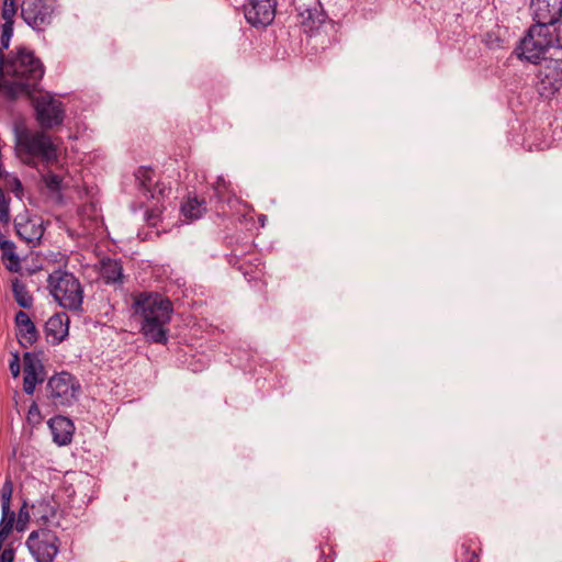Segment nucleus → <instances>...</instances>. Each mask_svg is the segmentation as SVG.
<instances>
[{"mask_svg": "<svg viewBox=\"0 0 562 562\" xmlns=\"http://www.w3.org/2000/svg\"><path fill=\"white\" fill-rule=\"evenodd\" d=\"M135 313L142 318L140 333L147 341L167 344L172 303L159 293H142L134 303Z\"/></svg>", "mask_w": 562, "mask_h": 562, "instance_id": "obj_1", "label": "nucleus"}, {"mask_svg": "<svg viewBox=\"0 0 562 562\" xmlns=\"http://www.w3.org/2000/svg\"><path fill=\"white\" fill-rule=\"evenodd\" d=\"M13 132L15 155L23 164L35 167L37 161L46 165L57 161V145L47 131L32 130L21 123L14 126Z\"/></svg>", "mask_w": 562, "mask_h": 562, "instance_id": "obj_2", "label": "nucleus"}, {"mask_svg": "<svg viewBox=\"0 0 562 562\" xmlns=\"http://www.w3.org/2000/svg\"><path fill=\"white\" fill-rule=\"evenodd\" d=\"M47 285L59 306L74 312L82 310L83 288L71 272L54 270L48 276Z\"/></svg>", "mask_w": 562, "mask_h": 562, "instance_id": "obj_3", "label": "nucleus"}, {"mask_svg": "<svg viewBox=\"0 0 562 562\" xmlns=\"http://www.w3.org/2000/svg\"><path fill=\"white\" fill-rule=\"evenodd\" d=\"M533 21L524 35H551L549 26L553 25L555 35L562 33V0H531Z\"/></svg>", "mask_w": 562, "mask_h": 562, "instance_id": "obj_4", "label": "nucleus"}, {"mask_svg": "<svg viewBox=\"0 0 562 562\" xmlns=\"http://www.w3.org/2000/svg\"><path fill=\"white\" fill-rule=\"evenodd\" d=\"M4 72L7 76L23 80L37 88L44 76V66L32 52L21 47L14 56L9 55L4 65Z\"/></svg>", "mask_w": 562, "mask_h": 562, "instance_id": "obj_5", "label": "nucleus"}, {"mask_svg": "<svg viewBox=\"0 0 562 562\" xmlns=\"http://www.w3.org/2000/svg\"><path fill=\"white\" fill-rule=\"evenodd\" d=\"M80 383L75 375L63 371L50 376L46 384V398L55 407L71 406L77 400Z\"/></svg>", "mask_w": 562, "mask_h": 562, "instance_id": "obj_6", "label": "nucleus"}, {"mask_svg": "<svg viewBox=\"0 0 562 562\" xmlns=\"http://www.w3.org/2000/svg\"><path fill=\"white\" fill-rule=\"evenodd\" d=\"M34 116L44 131H50L64 124L66 119L65 104L52 94L46 93L32 98Z\"/></svg>", "mask_w": 562, "mask_h": 562, "instance_id": "obj_7", "label": "nucleus"}, {"mask_svg": "<svg viewBox=\"0 0 562 562\" xmlns=\"http://www.w3.org/2000/svg\"><path fill=\"white\" fill-rule=\"evenodd\" d=\"M26 547L36 562H53L58 553V537L53 530L41 528L30 533Z\"/></svg>", "mask_w": 562, "mask_h": 562, "instance_id": "obj_8", "label": "nucleus"}, {"mask_svg": "<svg viewBox=\"0 0 562 562\" xmlns=\"http://www.w3.org/2000/svg\"><path fill=\"white\" fill-rule=\"evenodd\" d=\"M54 13L53 0H23L21 16L27 25L37 32L50 24Z\"/></svg>", "mask_w": 562, "mask_h": 562, "instance_id": "obj_9", "label": "nucleus"}, {"mask_svg": "<svg viewBox=\"0 0 562 562\" xmlns=\"http://www.w3.org/2000/svg\"><path fill=\"white\" fill-rule=\"evenodd\" d=\"M13 224L16 236L30 247H35L43 237L44 226L42 217L30 214L26 209L15 215Z\"/></svg>", "mask_w": 562, "mask_h": 562, "instance_id": "obj_10", "label": "nucleus"}, {"mask_svg": "<svg viewBox=\"0 0 562 562\" xmlns=\"http://www.w3.org/2000/svg\"><path fill=\"white\" fill-rule=\"evenodd\" d=\"M537 91L543 99H552L562 89V59L550 60L538 74Z\"/></svg>", "mask_w": 562, "mask_h": 562, "instance_id": "obj_11", "label": "nucleus"}, {"mask_svg": "<svg viewBox=\"0 0 562 562\" xmlns=\"http://www.w3.org/2000/svg\"><path fill=\"white\" fill-rule=\"evenodd\" d=\"M552 46V37H520L514 53L520 60L538 65Z\"/></svg>", "mask_w": 562, "mask_h": 562, "instance_id": "obj_12", "label": "nucleus"}, {"mask_svg": "<svg viewBox=\"0 0 562 562\" xmlns=\"http://www.w3.org/2000/svg\"><path fill=\"white\" fill-rule=\"evenodd\" d=\"M276 8L277 0H249L244 5V13L248 23L257 29H263L273 22Z\"/></svg>", "mask_w": 562, "mask_h": 562, "instance_id": "obj_13", "label": "nucleus"}, {"mask_svg": "<svg viewBox=\"0 0 562 562\" xmlns=\"http://www.w3.org/2000/svg\"><path fill=\"white\" fill-rule=\"evenodd\" d=\"M300 18L301 32L306 35H313L314 33L321 35L323 33L328 34L336 32L335 23L328 20L322 12L305 10L300 14Z\"/></svg>", "mask_w": 562, "mask_h": 562, "instance_id": "obj_14", "label": "nucleus"}, {"mask_svg": "<svg viewBox=\"0 0 562 562\" xmlns=\"http://www.w3.org/2000/svg\"><path fill=\"white\" fill-rule=\"evenodd\" d=\"M229 244L232 246V250L231 254L227 255L228 263L236 267L239 271L244 273L245 277L255 279L256 276L250 273V271L246 268V263L243 261L244 256L254 252V243L250 240H244V238L240 239L239 237L232 236L229 238Z\"/></svg>", "mask_w": 562, "mask_h": 562, "instance_id": "obj_15", "label": "nucleus"}, {"mask_svg": "<svg viewBox=\"0 0 562 562\" xmlns=\"http://www.w3.org/2000/svg\"><path fill=\"white\" fill-rule=\"evenodd\" d=\"M14 321L16 327L15 336L19 340V344L23 348L33 346L37 341L40 334L27 313L24 311H19L15 314Z\"/></svg>", "mask_w": 562, "mask_h": 562, "instance_id": "obj_16", "label": "nucleus"}, {"mask_svg": "<svg viewBox=\"0 0 562 562\" xmlns=\"http://www.w3.org/2000/svg\"><path fill=\"white\" fill-rule=\"evenodd\" d=\"M69 316L64 313H56L45 323V334L48 341L53 345H59L66 339L69 333Z\"/></svg>", "mask_w": 562, "mask_h": 562, "instance_id": "obj_17", "label": "nucleus"}, {"mask_svg": "<svg viewBox=\"0 0 562 562\" xmlns=\"http://www.w3.org/2000/svg\"><path fill=\"white\" fill-rule=\"evenodd\" d=\"M53 441L58 446H66L71 442L75 425L68 417L57 415L48 420Z\"/></svg>", "mask_w": 562, "mask_h": 562, "instance_id": "obj_18", "label": "nucleus"}, {"mask_svg": "<svg viewBox=\"0 0 562 562\" xmlns=\"http://www.w3.org/2000/svg\"><path fill=\"white\" fill-rule=\"evenodd\" d=\"M100 276L106 284H122L123 266L120 259L110 257L100 260Z\"/></svg>", "mask_w": 562, "mask_h": 562, "instance_id": "obj_19", "label": "nucleus"}, {"mask_svg": "<svg viewBox=\"0 0 562 562\" xmlns=\"http://www.w3.org/2000/svg\"><path fill=\"white\" fill-rule=\"evenodd\" d=\"M153 169L139 167L135 173L136 180L138 181L139 189L146 199L155 198V190L153 189Z\"/></svg>", "mask_w": 562, "mask_h": 562, "instance_id": "obj_20", "label": "nucleus"}, {"mask_svg": "<svg viewBox=\"0 0 562 562\" xmlns=\"http://www.w3.org/2000/svg\"><path fill=\"white\" fill-rule=\"evenodd\" d=\"M18 11V0H4L2 7V24L1 35H12L13 33V18Z\"/></svg>", "mask_w": 562, "mask_h": 562, "instance_id": "obj_21", "label": "nucleus"}, {"mask_svg": "<svg viewBox=\"0 0 562 562\" xmlns=\"http://www.w3.org/2000/svg\"><path fill=\"white\" fill-rule=\"evenodd\" d=\"M12 292L15 302L23 308H30L33 304V297L29 293L26 285L18 278L12 281Z\"/></svg>", "mask_w": 562, "mask_h": 562, "instance_id": "obj_22", "label": "nucleus"}, {"mask_svg": "<svg viewBox=\"0 0 562 562\" xmlns=\"http://www.w3.org/2000/svg\"><path fill=\"white\" fill-rule=\"evenodd\" d=\"M205 211V201L198 198L188 199L181 206V212L188 220H198Z\"/></svg>", "mask_w": 562, "mask_h": 562, "instance_id": "obj_23", "label": "nucleus"}, {"mask_svg": "<svg viewBox=\"0 0 562 562\" xmlns=\"http://www.w3.org/2000/svg\"><path fill=\"white\" fill-rule=\"evenodd\" d=\"M42 355L43 351H40L38 353L25 352L23 355L24 372L43 374V376H45V369L40 358Z\"/></svg>", "mask_w": 562, "mask_h": 562, "instance_id": "obj_24", "label": "nucleus"}, {"mask_svg": "<svg viewBox=\"0 0 562 562\" xmlns=\"http://www.w3.org/2000/svg\"><path fill=\"white\" fill-rule=\"evenodd\" d=\"M45 380L43 374L24 372L23 379V391L27 395H32L35 391L36 384L42 383Z\"/></svg>", "mask_w": 562, "mask_h": 562, "instance_id": "obj_25", "label": "nucleus"}, {"mask_svg": "<svg viewBox=\"0 0 562 562\" xmlns=\"http://www.w3.org/2000/svg\"><path fill=\"white\" fill-rule=\"evenodd\" d=\"M42 180L49 192L59 193L61 191L63 179L60 176L49 171L42 176Z\"/></svg>", "mask_w": 562, "mask_h": 562, "instance_id": "obj_26", "label": "nucleus"}, {"mask_svg": "<svg viewBox=\"0 0 562 562\" xmlns=\"http://www.w3.org/2000/svg\"><path fill=\"white\" fill-rule=\"evenodd\" d=\"M10 198L5 195L3 189L0 188V224L7 226L10 222Z\"/></svg>", "mask_w": 562, "mask_h": 562, "instance_id": "obj_27", "label": "nucleus"}, {"mask_svg": "<svg viewBox=\"0 0 562 562\" xmlns=\"http://www.w3.org/2000/svg\"><path fill=\"white\" fill-rule=\"evenodd\" d=\"M457 562H479V555L469 544L462 543L457 553Z\"/></svg>", "mask_w": 562, "mask_h": 562, "instance_id": "obj_28", "label": "nucleus"}, {"mask_svg": "<svg viewBox=\"0 0 562 562\" xmlns=\"http://www.w3.org/2000/svg\"><path fill=\"white\" fill-rule=\"evenodd\" d=\"M13 486L10 480H5L1 488V507L5 512L10 508V499L12 495Z\"/></svg>", "mask_w": 562, "mask_h": 562, "instance_id": "obj_29", "label": "nucleus"}, {"mask_svg": "<svg viewBox=\"0 0 562 562\" xmlns=\"http://www.w3.org/2000/svg\"><path fill=\"white\" fill-rule=\"evenodd\" d=\"M30 520V514L27 510V504L24 502L19 510L15 528L18 531H23Z\"/></svg>", "mask_w": 562, "mask_h": 562, "instance_id": "obj_30", "label": "nucleus"}, {"mask_svg": "<svg viewBox=\"0 0 562 562\" xmlns=\"http://www.w3.org/2000/svg\"><path fill=\"white\" fill-rule=\"evenodd\" d=\"M15 521V514L10 508H8V512L2 509V518L0 521V527L8 528L9 530H12L13 525Z\"/></svg>", "mask_w": 562, "mask_h": 562, "instance_id": "obj_31", "label": "nucleus"}, {"mask_svg": "<svg viewBox=\"0 0 562 562\" xmlns=\"http://www.w3.org/2000/svg\"><path fill=\"white\" fill-rule=\"evenodd\" d=\"M27 419L31 423H40L42 420L41 412L36 403H32L29 407Z\"/></svg>", "mask_w": 562, "mask_h": 562, "instance_id": "obj_32", "label": "nucleus"}, {"mask_svg": "<svg viewBox=\"0 0 562 562\" xmlns=\"http://www.w3.org/2000/svg\"><path fill=\"white\" fill-rule=\"evenodd\" d=\"M9 369L11 374L16 378L20 374V358L18 353L12 355V359L9 362Z\"/></svg>", "mask_w": 562, "mask_h": 562, "instance_id": "obj_33", "label": "nucleus"}, {"mask_svg": "<svg viewBox=\"0 0 562 562\" xmlns=\"http://www.w3.org/2000/svg\"><path fill=\"white\" fill-rule=\"evenodd\" d=\"M10 40H11V37H1V45H0V69H3L4 65L7 64L3 50L9 48Z\"/></svg>", "mask_w": 562, "mask_h": 562, "instance_id": "obj_34", "label": "nucleus"}, {"mask_svg": "<svg viewBox=\"0 0 562 562\" xmlns=\"http://www.w3.org/2000/svg\"><path fill=\"white\" fill-rule=\"evenodd\" d=\"M14 560V550L12 548H7L0 551V562H13Z\"/></svg>", "mask_w": 562, "mask_h": 562, "instance_id": "obj_35", "label": "nucleus"}, {"mask_svg": "<svg viewBox=\"0 0 562 562\" xmlns=\"http://www.w3.org/2000/svg\"><path fill=\"white\" fill-rule=\"evenodd\" d=\"M11 189L12 191L19 195L20 193L23 192V186H22V182L20 181L19 178H14L11 182Z\"/></svg>", "mask_w": 562, "mask_h": 562, "instance_id": "obj_36", "label": "nucleus"}, {"mask_svg": "<svg viewBox=\"0 0 562 562\" xmlns=\"http://www.w3.org/2000/svg\"><path fill=\"white\" fill-rule=\"evenodd\" d=\"M12 530H9L8 528L0 527V551L2 550L3 542L9 537Z\"/></svg>", "mask_w": 562, "mask_h": 562, "instance_id": "obj_37", "label": "nucleus"}, {"mask_svg": "<svg viewBox=\"0 0 562 562\" xmlns=\"http://www.w3.org/2000/svg\"><path fill=\"white\" fill-rule=\"evenodd\" d=\"M259 221L261 222V226H263L265 225V221H266V215H261L259 217Z\"/></svg>", "mask_w": 562, "mask_h": 562, "instance_id": "obj_38", "label": "nucleus"}, {"mask_svg": "<svg viewBox=\"0 0 562 562\" xmlns=\"http://www.w3.org/2000/svg\"><path fill=\"white\" fill-rule=\"evenodd\" d=\"M40 518L43 519V520H47L48 516H47V514H43Z\"/></svg>", "mask_w": 562, "mask_h": 562, "instance_id": "obj_39", "label": "nucleus"}, {"mask_svg": "<svg viewBox=\"0 0 562 562\" xmlns=\"http://www.w3.org/2000/svg\"><path fill=\"white\" fill-rule=\"evenodd\" d=\"M214 191H215L216 193H218V192H220V182L217 183V186H216V187H214Z\"/></svg>", "mask_w": 562, "mask_h": 562, "instance_id": "obj_40", "label": "nucleus"}, {"mask_svg": "<svg viewBox=\"0 0 562 562\" xmlns=\"http://www.w3.org/2000/svg\"><path fill=\"white\" fill-rule=\"evenodd\" d=\"M492 43H493V41H492L491 38H490V40H487V41L485 42V44H486L487 46H491V45H492Z\"/></svg>", "mask_w": 562, "mask_h": 562, "instance_id": "obj_41", "label": "nucleus"}, {"mask_svg": "<svg viewBox=\"0 0 562 562\" xmlns=\"http://www.w3.org/2000/svg\"><path fill=\"white\" fill-rule=\"evenodd\" d=\"M554 38H555V42H557V43H560V40H561V37H560V36H557V37H554Z\"/></svg>", "mask_w": 562, "mask_h": 562, "instance_id": "obj_42", "label": "nucleus"}]
</instances>
